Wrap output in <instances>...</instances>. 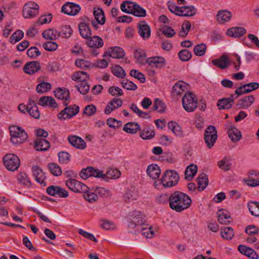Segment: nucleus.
<instances>
[{"label": "nucleus", "mask_w": 259, "mask_h": 259, "mask_svg": "<svg viewBox=\"0 0 259 259\" xmlns=\"http://www.w3.org/2000/svg\"><path fill=\"white\" fill-rule=\"evenodd\" d=\"M170 208L177 212H181L188 208L192 200L186 194L180 191H175L168 198Z\"/></svg>", "instance_id": "nucleus-1"}, {"label": "nucleus", "mask_w": 259, "mask_h": 259, "mask_svg": "<svg viewBox=\"0 0 259 259\" xmlns=\"http://www.w3.org/2000/svg\"><path fill=\"white\" fill-rule=\"evenodd\" d=\"M11 141L14 144H21L27 138V135L24 130L16 125L11 126L9 128Z\"/></svg>", "instance_id": "nucleus-2"}, {"label": "nucleus", "mask_w": 259, "mask_h": 259, "mask_svg": "<svg viewBox=\"0 0 259 259\" xmlns=\"http://www.w3.org/2000/svg\"><path fill=\"white\" fill-rule=\"evenodd\" d=\"M179 180L178 174L173 170H167L162 175L161 183L164 187H171L177 185Z\"/></svg>", "instance_id": "nucleus-3"}, {"label": "nucleus", "mask_w": 259, "mask_h": 259, "mask_svg": "<svg viewBox=\"0 0 259 259\" xmlns=\"http://www.w3.org/2000/svg\"><path fill=\"white\" fill-rule=\"evenodd\" d=\"M197 104V99L192 93L185 94L182 98L183 107L188 112H193L196 108Z\"/></svg>", "instance_id": "nucleus-4"}, {"label": "nucleus", "mask_w": 259, "mask_h": 259, "mask_svg": "<svg viewBox=\"0 0 259 259\" xmlns=\"http://www.w3.org/2000/svg\"><path fill=\"white\" fill-rule=\"evenodd\" d=\"M80 21L78 24V30L80 35L85 39H88L92 35L91 29L89 26L90 19L86 16L80 18Z\"/></svg>", "instance_id": "nucleus-5"}, {"label": "nucleus", "mask_w": 259, "mask_h": 259, "mask_svg": "<svg viewBox=\"0 0 259 259\" xmlns=\"http://www.w3.org/2000/svg\"><path fill=\"white\" fill-rule=\"evenodd\" d=\"M3 162L6 167L9 170H17L20 166L19 157L14 154H8L3 158Z\"/></svg>", "instance_id": "nucleus-6"}, {"label": "nucleus", "mask_w": 259, "mask_h": 259, "mask_svg": "<svg viewBox=\"0 0 259 259\" xmlns=\"http://www.w3.org/2000/svg\"><path fill=\"white\" fill-rule=\"evenodd\" d=\"M66 186L75 193L87 192L88 187L81 182L74 179H69L65 182Z\"/></svg>", "instance_id": "nucleus-7"}, {"label": "nucleus", "mask_w": 259, "mask_h": 259, "mask_svg": "<svg viewBox=\"0 0 259 259\" xmlns=\"http://www.w3.org/2000/svg\"><path fill=\"white\" fill-rule=\"evenodd\" d=\"M218 138L217 131L214 126H209L205 130L204 140L208 148L213 146Z\"/></svg>", "instance_id": "nucleus-8"}, {"label": "nucleus", "mask_w": 259, "mask_h": 259, "mask_svg": "<svg viewBox=\"0 0 259 259\" xmlns=\"http://www.w3.org/2000/svg\"><path fill=\"white\" fill-rule=\"evenodd\" d=\"M128 227L133 228L137 226L143 225L145 222L144 215L137 211H134L130 213Z\"/></svg>", "instance_id": "nucleus-9"}, {"label": "nucleus", "mask_w": 259, "mask_h": 259, "mask_svg": "<svg viewBox=\"0 0 259 259\" xmlns=\"http://www.w3.org/2000/svg\"><path fill=\"white\" fill-rule=\"evenodd\" d=\"M79 111V108L76 105L67 106L58 114V117L61 120L69 119L77 114Z\"/></svg>", "instance_id": "nucleus-10"}, {"label": "nucleus", "mask_w": 259, "mask_h": 259, "mask_svg": "<svg viewBox=\"0 0 259 259\" xmlns=\"http://www.w3.org/2000/svg\"><path fill=\"white\" fill-rule=\"evenodd\" d=\"M47 193L51 196L60 198H67L68 192L60 186H50L47 189Z\"/></svg>", "instance_id": "nucleus-11"}, {"label": "nucleus", "mask_w": 259, "mask_h": 259, "mask_svg": "<svg viewBox=\"0 0 259 259\" xmlns=\"http://www.w3.org/2000/svg\"><path fill=\"white\" fill-rule=\"evenodd\" d=\"M79 176L84 180H86L91 177L99 178L102 176V170L95 169L91 166H88L86 168L81 169L79 173Z\"/></svg>", "instance_id": "nucleus-12"}, {"label": "nucleus", "mask_w": 259, "mask_h": 259, "mask_svg": "<svg viewBox=\"0 0 259 259\" xmlns=\"http://www.w3.org/2000/svg\"><path fill=\"white\" fill-rule=\"evenodd\" d=\"M123 105V100L118 98H114L108 103L104 109V113L109 115L112 111L119 108Z\"/></svg>", "instance_id": "nucleus-13"}, {"label": "nucleus", "mask_w": 259, "mask_h": 259, "mask_svg": "<svg viewBox=\"0 0 259 259\" xmlns=\"http://www.w3.org/2000/svg\"><path fill=\"white\" fill-rule=\"evenodd\" d=\"M138 32L140 36L145 40L150 38L151 29L149 25L145 21H140L137 24Z\"/></svg>", "instance_id": "nucleus-14"}, {"label": "nucleus", "mask_w": 259, "mask_h": 259, "mask_svg": "<svg viewBox=\"0 0 259 259\" xmlns=\"http://www.w3.org/2000/svg\"><path fill=\"white\" fill-rule=\"evenodd\" d=\"M80 10V7L78 4L67 2L62 8V11L66 14L74 16L78 14Z\"/></svg>", "instance_id": "nucleus-15"}, {"label": "nucleus", "mask_w": 259, "mask_h": 259, "mask_svg": "<svg viewBox=\"0 0 259 259\" xmlns=\"http://www.w3.org/2000/svg\"><path fill=\"white\" fill-rule=\"evenodd\" d=\"M145 61L151 67L161 68L164 67L165 64V59L160 56H155L147 58Z\"/></svg>", "instance_id": "nucleus-16"}, {"label": "nucleus", "mask_w": 259, "mask_h": 259, "mask_svg": "<svg viewBox=\"0 0 259 259\" xmlns=\"http://www.w3.org/2000/svg\"><path fill=\"white\" fill-rule=\"evenodd\" d=\"M33 176L35 178V181L45 186L46 185V177L42 170L37 166H33L32 168Z\"/></svg>", "instance_id": "nucleus-17"}, {"label": "nucleus", "mask_w": 259, "mask_h": 259, "mask_svg": "<svg viewBox=\"0 0 259 259\" xmlns=\"http://www.w3.org/2000/svg\"><path fill=\"white\" fill-rule=\"evenodd\" d=\"M217 215L218 221L221 224L228 225L232 221L230 213L225 209L219 210Z\"/></svg>", "instance_id": "nucleus-18"}, {"label": "nucleus", "mask_w": 259, "mask_h": 259, "mask_svg": "<svg viewBox=\"0 0 259 259\" xmlns=\"http://www.w3.org/2000/svg\"><path fill=\"white\" fill-rule=\"evenodd\" d=\"M40 69V65L38 61H31L27 63L23 67L24 72L31 75L37 72Z\"/></svg>", "instance_id": "nucleus-19"}, {"label": "nucleus", "mask_w": 259, "mask_h": 259, "mask_svg": "<svg viewBox=\"0 0 259 259\" xmlns=\"http://www.w3.org/2000/svg\"><path fill=\"white\" fill-rule=\"evenodd\" d=\"M55 96L60 99L64 100L63 105L67 106L69 103L67 102L70 98V93L68 89L65 88H58L54 92Z\"/></svg>", "instance_id": "nucleus-20"}, {"label": "nucleus", "mask_w": 259, "mask_h": 259, "mask_svg": "<svg viewBox=\"0 0 259 259\" xmlns=\"http://www.w3.org/2000/svg\"><path fill=\"white\" fill-rule=\"evenodd\" d=\"M254 98L252 95L246 96L243 98L240 99L236 105V108L238 109H247L254 102Z\"/></svg>", "instance_id": "nucleus-21"}, {"label": "nucleus", "mask_w": 259, "mask_h": 259, "mask_svg": "<svg viewBox=\"0 0 259 259\" xmlns=\"http://www.w3.org/2000/svg\"><path fill=\"white\" fill-rule=\"evenodd\" d=\"M69 143L73 147L79 149H84L86 147V143L81 138L76 136H69L68 137Z\"/></svg>", "instance_id": "nucleus-22"}, {"label": "nucleus", "mask_w": 259, "mask_h": 259, "mask_svg": "<svg viewBox=\"0 0 259 259\" xmlns=\"http://www.w3.org/2000/svg\"><path fill=\"white\" fill-rule=\"evenodd\" d=\"M211 62L214 66L222 69L228 68L230 64V60L225 54L222 55L219 59L212 60Z\"/></svg>", "instance_id": "nucleus-23"}, {"label": "nucleus", "mask_w": 259, "mask_h": 259, "mask_svg": "<svg viewBox=\"0 0 259 259\" xmlns=\"http://www.w3.org/2000/svg\"><path fill=\"white\" fill-rule=\"evenodd\" d=\"M234 95H231L230 98H223L219 99L218 101L217 106L219 109H230L234 103V100L233 99Z\"/></svg>", "instance_id": "nucleus-24"}, {"label": "nucleus", "mask_w": 259, "mask_h": 259, "mask_svg": "<svg viewBox=\"0 0 259 259\" xmlns=\"http://www.w3.org/2000/svg\"><path fill=\"white\" fill-rule=\"evenodd\" d=\"M35 15L33 1H28L23 7V16L25 18H30Z\"/></svg>", "instance_id": "nucleus-25"}, {"label": "nucleus", "mask_w": 259, "mask_h": 259, "mask_svg": "<svg viewBox=\"0 0 259 259\" xmlns=\"http://www.w3.org/2000/svg\"><path fill=\"white\" fill-rule=\"evenodd\" d=\"M187 84L182 81H179L174 85L171 94L173 96L181 95L187 89Z\"/></svg>", "instance_id": "nucleus-26"}, {"label": "nucleus", "mask_w": 259, "mask_h": 259, "mask_svg": "<svg viewBox=\"0 0 259 259\" xmlns=\"http://www.w3.org/2000/svg\"><path fill=\"white\" fill-rule=\"evenodd\" d=\"M246 29L242 27H234L229 28L227 31V35L234 37H240L246 33Z\"/></svg>", "instance_id": "nucleus-27"}, {"label": "nucleus", "mask_w": 259, "mask_h": 259, "mask_svg": "<svg viewBox=\"0 0 259 259\" xmlns=\"http://www.w3.org/2000/svg\"><path fill=\"white\" fill-rule=\"evenodd\" d=\"M88 39L87 44L90 48L98 49L102 47L104 45V41L102 38L99 36H91Z\"/></svg>", "instance_id": "nucleus-28"}, {"label": "nucleus", "mask_w": 259, "mask_h": 259, "mask_svg": "<svg viewBox=\"0 0 259 259\" xmlns=\"http://www.w3.org/2000/svg\"><path fill=\"white\" fill-rule=\"evenodd\" d=\"M239 251L242 254L252 259H258V256L256 252L251 248L240 245L238 247Z\"/></svg>", "instance_id": "nucleus-29"}, {"label": "nucleus", "mask_w": 259, "mask_h": 259, "mask_svg": "<svg viewBox=\"0 0 259 259\" xmlns=\"http://www.w3.org/2000/svg\"><path fill=\"white\" fill-rule=\"evenodd\" d=\"M232 17V14L227 10H220L217 15V20L219 24H224L229 21Z\"/></svg>", "instance_id": "nucleus-30"}, {"label": "nucleus", "mask_w": 259, "mask_h": 259, "mask_svg": "<svg viewBox=\"0 0 259 259\" xmlns=\"http://www.w3.org/2000/svg\"><path fill=\"white\" fill-rule=\"evenodd\" d=\"M34 144L35 148L37 151H46L50 147V142L41 138H37Z\"/></svg>", "instance_id": "nucleus-31"}, {"label": "nucleus", "mask_w": 259, "mask_h": 259, "mask_svg": "<svg viewBox=\"0 0 259 259\" xmlns=\"http://www.w3.org/2000/svg\"><path fill=\"white\" fill-rule=\"evenodd\" d=\"M139 197V192L136 190L127 191L123 196V199L125 202L134 203Z\"/></svg>", "instance_id": "nucleus-32"}, {"label": "nucleus", "mask_w": 259, "mask_h": 259, "mask_svg": "<svg viewBox=\"0 0 259 259\" xmlns=\"http://www.w3.org/2000/svg\"><path fill=\"white\" fill-rule=\"evenodd\" d=\"M160 172V168L157 164H152L148 166L147 175L153 179L159 178Z\"/></svg>", "instance_id": "nucleus-33"}, {"label": "nucleus", "mask_w": 259, "mask_h": 259, "mask_svg": "<svg viewBox=\"0 0 259 259\" xmlns=\"http://www.w3.org/2000/svg\"><path fill=\"white\" fill-rule=\"evenodd\" d=\"M120 175V171L117 169H109L105 174L102 171V176L100 178L105 180L116 179L118 178Z\"/></svg>", "instance_id": "nucleus-34"}, {"label": "nucleus", "mask_w": 259, "mask_h": 259, "mask_svg": "<svg viewBox=\"0 0 259 259\" xmlns=\"http://www.w3.org/2000/svg\"><path fill=\"white\" fill-rule=\"evenodd\" d=\"M27 112L31 117L35 119H38L40 117V113L38 111V107L36 106L35 102L33 100H29L28 109Z\"/></svg>", "instance_id": "nucleus-35"}, {"label": "nucleus", "mask_w": 259, "mask_h": 259, "mask_svg": "<svg viewBox=\"0 0 259 259\" xmlns=\"http://www.w3.org/2000/svg\"><path fill=\"white\" fill-rule=\"evenodd\" d=\"M38 104L41 106H50L52 108H57V104L52 97L44 96L39 99Z\"/></svg>", "instance_id": "nucleus-36"}, {"label": "nucleus", "mask_w": 259, "mask_h": 259, "mask_svg": "<svg viewBox=\"0 0 259 259\" xmlns=\"http://www.w3.org/2000/svg\"><path fill=\"white\" fill-rule=\"evenodd\" d=\"M93 14L96 21L100 25H103L105 22V17L102 9L99 7H95Z\"/></svg>", "instance_id": "nucleus-37"}, {"label": "nucleus", "mask_w": 259, "mask_h": 259, "mask_svg": "<svg viewBox=\"0 0 259 259\" xmlns=\"http://www.w3.org/2000/svg\"><path fill=\"white\" fill-rule=\"evenodd\" d=\"M108 55L112 58L119 59L123 57L124 52L122 48L119 47H114L110 49Z\"/></svg>", "instance_id": "nucleus-38"}, {"label": "nucleus", "mask_w": 259, "mask_h": 259, "mask_svg": "<svg viewBox=\"0 0 259 259\" xmlns=\"http://www.w3.org/2000/svg\"><path fill=\"white\" fill-rule=\"evenodd\" d=\"M71 78L74 81L82 82L86 81L89 78V75L86 72L78 71L73 73Z\"/></svg>", "instance_id": "nucleus-39"}, {"label": "nucleus", "mask_w": 259, "mask_h": 259, "mask_svg": "<svg viewBox=\"0 0 259 259\" xmlns=\"http://www.w3.org/2000/svg\"><path fill=\"white\" fill-rule=\"evenodd\" d=\"M195 9L193 6H182L180 7L179 16H192L195 14Z\"/></svg>", "instance_id": "nucleus-40"}, {"label": "nucleus", "mask_w": 259, "mask_h": 259, "mask_svg": "<svg viewBox=\"0 0 259 259\" xmlns=\"http://www.w3.org/2000/svg\"><path fill=\"white\" fill-rule=\"evenodd\" d=\"M59 32L54 29H50L45 30L42 32V36L46 39L55 40L59 37Z\"/></svg>", "instance_id": "nucleus-41"}, {"label": "nucleus", "mask_w": 259, "mask_h": 259, "mask_svg": "<svg viewBox=\"0 0 259 259\" xmlns=\"http://www.w3.org/2000/svg\"><path fill=\"white\" fill-rule=\"evenodd\" d=\"M229 138L233 142H237L239 141L241 137V132L235 127L231 126L228 131Z\"/></svg>", "instance_id": "nucleus-42"}, {"label": "nucleus", "mask_w": 259, "mask_h": 259, "mask_svg": "<svg viewBox=\"0 0 259 259\" xmlns=\"http://www.w3.org/2000/svg\"><path fill=\"white\" fill-rule=\"evenodd\" d=\"M168 127L177 136L179 137H183L184 136L182 128L177 123L174 121H170L168 123Z\"/></svg>", "instance_id": "nucleus-43"}, {"label": "nucleus", "mask_w": 259, "mask_h": 259, "mask_svg": "<svg viewBox=\"0 0 259 259\" xmlns=\"http://www.w3.org/2000/svg\"><path fill=\"white\" fill-rule=\"evenodd\" d=\"M197 182L198 185V189L199 191L203 190L206 187L208 183L206 175L205 174H200L197 179Z\"/></svg>", "instance_id": "nucleus-44"}, {"label": "nucleus", "mask_w": 259, "mask_h": 259, "mask_svg": "<svg viewBox=\"0 0 259 259\" xmlns=\"http://www.w3.org/2000/svg\"><path fill=\"white\" fill-rule=\"evenodd\" d=\"M138 130H140V125L137 122L127 123L123 127V130L130 134H135Z\"/></svg>", "instance_id": "nucleus-45"}, {"label": "nucleus", "mask_w": 259, "mask_h": 259, "mask_svg": "<svg viewBox=\"0 0 259 259\" xmlns=\"http://www.w3.org/2000/svg\"><path fill=\"white\" fill-rule=\"evenodd\" d=\"M135 4V3L132 1H123L121 4L120 9L125 13L132 14Z\"/></svg>", "instance_id": "nucleus-46"}, {"label": "nucleus", "mask_w": 259, "mask_h": 259, "mask_svg": "<svg viewBox=\"0 0 259 259\" xmlns=\"http://www.w3.org/2000/svg\"><path fill=\"white\" fill-rule=\"evenodd\" d=\"M197 171V167L196 165L192 164L187 166L185 172V179L192 178Z\"/></svg>", "instance_id": "nucleus-47"}, {"label": "nucleus", "mask_w": 259, "mask_h": 259, "mask_svg": "<svg viewBox=\"0 0 259 259\" xmlns=\"http://www.w3.org/2000/svg\"><path fill=\"white\" fill-rule=\"evenodd\" d=\"M248 207L250 213L255 217H259V202L256 201L250 202Z\"/></svg>", "instance_id": "nucleus-48"}, {"label": "nucleus", "mask_w": 259, "mask_h": 259, "mask_svg": "<svg viewBox=\"0 0 259 259\" xmlns=\"http://www.w3.org/2000/svg\"><path fill=\"white\" fill-rule=\"evenodd\" d=\"M73 30L70 25H64L61 28V31L59 32V36L63 38H69L72 35Z\"/></svg>", "instance_id": "nucleus-49"}, {"label": "nucleus", "mask_w": 259, "mask_h": 259, "mask_svg": "<svg viewBox=\"0 0 259 259\" xmlns=\"http://www.w3.org/2000/svg\"><path fill=\"white\" fill-rule=\"evenodd\" d=\"M83 197L84 199L90 203H93L96 202L98 199V196L97 193L92 192L89 188L87 192H83Z\"/></svg>", "instance_id": "nucleus-50"}, {"label": "nucleus", "mask_w": 259, "mask_h": 259, "mask_svg": "<svg viewBox=\"0 0 259 259\" xmlns=\"http://www.w3.org/2000/svg\"><path fill=\"white\" fill-rule=\"evenodd\" d=\"M154 135V131L151 129L149 127L144 128L140 134L141 137L144 140L152 139Z\"/></svg>", "instance_id": "nucleus-51"}, {"label": "nucleus", "mask_w": 259, "mask_h": 259, "mask_svg": "<svg viewBox=\"0 0 259 259\" xmlns=\"http://www.w3.org/2000/svg\"><path fill=\"white\" fill-rule=\"evenodd\" d=\"M112 72L115 76L120 78H123L126 75L124 69L118 65L112 67Z\"/></svg>", "instance_id": "nucleus-52"}, {"label": "nucleus", "mask_w": 259, "mask_h": 259, "mask_svg": "<svg viewBox=\"0 0 259 259\" xmlns=\"http://www.w3.org/2000/svg\"><path fill=\"white\" fill-rule=\"evenodd\" d=\"M48 168L51 173L55 176H60L62 174L61 168L59 165L55 163H51L48 164Z\"/></svg>", "instance_id": "nucleus-53"}, {"label": "nucleus", "mask_w": 259, "mask_h": 259, "mask_svg": "<svg viewBox=\"0 0 259 259\" xmlns=\"http://www.w3.org/2000/svg\"><path fill=\"white\" fill-rule=\"evenodd\" d=\"M51 88L52 85L50 83L42 81L36 86V90L38 93H42L49 91Z\"/></svg>", "instance_id": "nucleus-54"}, {"label": "nucleus", "mask_w": 259, "mask_h": 259, "mask_svg": "<svg viewBox=\"0 0 259 259\" xmlns=\"http://www.w3.org/2000/svg\"><path fill=\"white\" fill-rule=\"evenodd\" d=\"M221 236L226 239H231L234 236V231L231 227H225L222 229L221 232Z\"/></svg>", "instance_id": "nucleus-55"}, {"label": "nucleus", "mask_w": 259, "mask_h": 259, "mask_svg": "<svg viewBox=\"0 0 259 259\" xmlns=\"http://www.w3.org/2000/svg\"><path fill=\"white\" fill-rule=\"evenodd\" d=\"M230 161L229 158L225 157L223 159L218 162V165L221 169L224 171H228L230 169L231 165Z\"/></svg>", "instance_id": "nucleus-56"}, {"label": "nucleus", "mask_w": 259, "mask_h": 259, "mask_svg": "<svg viewBox=\"0 0 259 259\" xmlns=\"http://www.w3.org/2000/svg\"><path fill=\"white\" fill-rule=\"evenodd\" d=\"M135 58L137 59V62L139 64H144V60L146 57L144 51L141 49H137L134 53Z\"/></svg>", "instance_id": "nucleus-57"}, {"label": "nucleus", "mask_w": 259, "mask_h": 259, "mask_svg": "<svg viewBox=\"0 0 259 259\" xmlns=\"http://www.w3.org/2000/svg\"><path fill=\"white\" fill-rule=\"evenodd\" d=\"M153 109L157 111L158 112L163 113L165 111V107L161 100L159 99H155L154 101Z\"/></svg>", "instance_id": "nucleus-58"}, {"label": "nucleus", "mask_w": 259, "mask_h": 259, "mask_svg": "<svg viewBox=\"0 0 259 259\" xmlns=\"http://www.w3.org/2000/svg\"><path fill=\"white\" fill-rule=\"evenodd\" d=\"M24 36V32L20 30L15 31L10 37V42L14 44L20 40Z\"/></svg>", "instance_id": "nucleus-59"}, {"label": "nucleus", "mask_w": 259, "mask_h": 259, "mask_svg": "<svg viewBox=\"0 0 259 259\" xmlns=\"http://www.w3.org/2000/svg\"><path fill=\"white\" fill-rule=\"evenodd\" d=\"M134 6L133 12L132 14L140 17H144L146 16V12L145 9L136 3Z\"/></svg>", "instance_id": "nucleus-60"}, {"label": "nucleus", "mask_w": 259, "mask_h": 259, "mask_svg": "<svg viewBox=\"0 0 259 259\" xmlns=\"http://www.w3.org/2000/svg\"><path fill=\"white\" fill-rule=\"evenodd\" d=\"M206 50V45L202 43L195 46L193 49V51L195 55L197 56H202L204 55Z\"/></svg>", "instance_id": "nucleus-61"}, {"label": "nucleus", "mask_w": 259, "mask_h": 259, "mask_svg": "<svg viewBox=\"0 0 259 259\" xmlns=\"http://www.w3.org/2000/svg\"><path fill=\"white\" fill-rule=\"evenodd\" d=\"M75 64L77 67L83 69H89L93 67V65L90 62L83 59L76 60Z\"/></svg>", "instance_id": "nucleus-62"}, {"label": "nucleus", "mask_w": 259, "mask_h": 259, "mask_svg": "<svg viewBox=\"0 0 259 259\" xmlns=\"http://www.w3.org/2000/svg\"><path fill=\"white\" fill-rule=\"evenodd\" d=\"M179 57L182 61H187L192 57L191 53L187 49H184L179 52Z\"/></svg>", "instance_id": "nucleus-63"}, {"label": "nucleus", "mask_w": 259, "mask_h": 259, "mask_svg": "<svg viewBox=\"0 0 259 259\" xmlns=\"http://www.w3.org/2000/svg\"><path fill=\"white\" fill-rule=\"evenodd\" d=\"M70 155L65 151H62L59 153V161L61 163L67 164L70 160Z\"/></svg>", "instance_id": "nucleus-64"}]
</instances>
